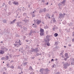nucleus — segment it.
Wrapping results in <instances>:
<instances>
[{
  "instance_id": "nucleus-1",
  "label": "nucleus",
  "mask_w": 74,
  "mask_h": 74,
  "mask_svg": "<svg viewBox=\"0 0 74 74\" xmlns=\"http://www.w3.org/2000/svg\"><path fill=\"white\" fill-rule=\"evenodd\" d=\"M38 51V47H36L35 49L32 48L30 50L31 52H34L35 53H37Z\"/></svg>"
},
{
  "instance_id": "nucleus-2",
  "label": "nucleus",
  "mask_w": 74,
  "mask_h": 74,
  "mask_svg": "<svg viewBox=\"0 0 74 74\" xmlns=\"http://www.w3.org/2000/svg\"><path fill=\"white\" fill-rule=\"evenodd\" d=\"M40 35L41 36H42L44 35V29L40 28Z\"/></svg>"
},
{
  "instance_id": "nucleus-3",
  "label": "nucleus",
  "mask_w": 74,
  "mask_h": 74,
  "mask_svg": "<svg viewBox=\"0 0 74 74\" xmlns=\"http://www.w3.org/2000/svg\"><path fill=\"white\" fill-rule=\"evenodd\" d=\"M63 68L65 69H66L67 68V66H70V64L68 63V62H66L63 65Z\"/></svg>"
},
{
  "instance_id": "nucleus-4",
  "label": "nucleus",
  "mask_w": 74,
  "mask_h": 74,
  "mask_svg": "<svg viewBox=\"0 0 74 74\" xmlns=\"http://www.w3.org/2000/svg\"><path fill=\"white\" fill-rule=\"evenodd\" d=\"M46 39V40H45V43H47L49 41V37L47 36Z\"/></svg>"
},
{
  "instance_id": "nucleus-5",
  "label": "nucleus",
  "mask_w": 74,
  "mask_h": 74,
  "mask_svg": "<svg viewBox=\"0 0 74 74\" xmlns=\"http://www.w3.org/2000/svg\"><path fill=\"white\" fill-rule=\"evenodd\" d=\"M59 16V18H63L64 16L62 14H60Z\"/></svg>"
},
{
  "instance_id": "nucleus-6",
  "label": "nucleus",
  "mask_w": 74,
  "mask_h": 74,
  "mask_svg": "<svg viewBox=\"0 0 74 74\" xmlns=\"http://www.w3.org/2000/svg\"><path fill=\"white\" fill-rule=\"evenodd\" d=\"M22 23L21 22H18L17 23H16L17 24V25L18 26H19V27H20V26H21V23Z\"/></svg>"
},
{
  "instance_id": "nucleus-7",
  "label": "nucleus",
  "mask_w": 74,
  "mask_h": 74,
  "mask_svg": "<svg viewBox=\"0 0 74 74\" xmlns=\"http://www.w3.org/2000/svg\"><path fill=\"white\" fill-rule=\"evenodd\" d=\"M13 45H14L15 46H16L17 45H18L17 46V47H19L20 46H21V44H13Z\"/></svg>"
},
{
  "instance_id": "nucleus-8",
  "label": "nucleus",
  "mask_w": 74,
  "mask_h": 74,
  "mask_svg": "<svg viewBox=\"0 0 74 74\" xmlns=\"http://www.w3.org/2000/svg\"><path fill=\"white\" fill-rule=\"evenodd\" d=\"M66 0H63L62 2H61L60 3L61 4H63V5H64L66 3Z\"/></svg>"
},
{
  "instance_id": "nucleus-9",
  "label": "nucleus",
  "mask_w": 74,
  "mask_h": 74,
  "mask_svg": "<svg viewBox=\"0 0 74 74\" xmlns=\"http://www.w3.org/2000/svg\"><path fill=\"white\" fill-rule=\"evenodd\" d=\"M65 57H66V58H69V55L67 53H66L65 54Z\"/></svg>"
},
{
  "instance_id": "nucleus-10",
  "label": "nucleus",
  "mask_w": 74,
  "mask_h": 74,
  "mask_svg": "<svg viewBox=\"0 0 74 74\" xmlns=\"http://www.w3.org/2000/svg\"><path fill=\"white\" fill-rule=\"evenodd\" d=\"M41 23V21L38 20L37 21V22L36 23V24L37 25H38L40 24Z\"/></svg>"
},
{
  "instance_id": "nucleus-11",
  "label": "nucleus",
  "mask_w": 74,
  "mask_h": 74,
  "mask_svg": "<svg viewBox=\"0 0 74 74\" xmlns=\"http://www.w3.org/2000/svg\"><path fill=\"white\" fill-rule=\"evenodd\" d=\"M71 66L72 65H74V58H73L72 60L71 61Z\"/></svg>"
},
{
  "instance_id": "nucleus-12",
  "label": "nucleus",
  "mask_w": 74,
  "mask_h": 74,
  "mask_svg": "<svg viewBox=\"0 0 74 74\" xmlns=\"http://www.w3.org/2000/svg\"><path fill=\"white\" fill-rule=\"evenodd\" d=\"M13 4H14V5H18L19 4V3H18V2H16L15 1H14L13 2Z\"/></svg>"
},
{
  "instance_id": "nucleus-13",
  "label": "nucleus",
  "mask_w": 74,
  "mask_h": 74,
  "mask_svg": "<svg viewBox=\"0 0 74 74\" xmlns=\"http://www.w3.org/2000/svg\"><path fill=\"white\" fill-rule=\"evenodd\" d=\"M4 59L6 60H8V59H9V57L7 56H6L4 58Z\"/></svg>"
},
{
  "instance_id": "nucleus-14",
  "label": "nucleus",
  "mask_w": 74,
  "mask_h": 74,
  "mask_svg": "<svg viewBox=\"0 0 74 74\" xmlns=\"http://www.w3.org/2000/svg\"><path fill=\"white\" fill-rule=\"evenodd\" d=\"M20 42H21V40H19V42H17V41H16L15 42V44H19L20 43Z\"/></svg>"
},
{
  "instance_id": "nucleus-15",
  "label": "nucleus",
  "mask_w": 74,
  "mask_h": 74,
  "mask_svg": "<svg viewBox=\"0 0 74 74\" xmlns=\"http://www.w3.org/2000/svg\"><path fill=\"white\" fill-rule=\"evenodd\" d=\"M3 53H4V51H3V50H0V54H1V55H2L3 54Z\"/></svg>"
},
{
  "instance_id": "nucleus-16",
  "label": "nucleus",
  "mask_w": 74,
  "mask_h": 74,
  "mask_svg": "<svg viewBox=\"0 0 74 74\" xmlns=\"http://www.w3.org/2000/svg\"><path fill=\"white\" fill-rule=\"evenodd\" d=\"M54 37H58V34L57 33H55L54 34Z\"/></svg>"
},
{
  "instance_id": "nucleus-17",
  "label": "nucleus",
  "mask_w": 74,
  "mask_h": 74,
  "mask_svg": "<svg viewBox=\"0 0 74 74\" xmlns=\"http://www.w3.org/2000/svg\"><path fill=\"white\" fill-rule=\"evenodd\" d=\"M58 5L59 6V7L60 9V6H62V4L60 3H59L58 4Z\"/></svg>"
},
{
  "instance_id": "nucleus-18",
  "label": "nucleus",
  "mask_w": 74,
  "mask_h": 74,
  "mask_svg": "<svg viewBox=\"0 0 74 74\" xmlns=\"http://www.w3.org/2000/svg\"><path fill=\"white\" fill-rule=\"evenodd\" d=\"M52 20L53 21V22L54 23H55V22H56V20H55V18H52Z\"/></svg>"
},
{
  "instance_id": "nucleus-19",
  "label": "nucleus",
  "mask_w": 74,
  "mask_h": 74,
  "mask_svg": "<svg viewBox=\"0 0 74 74\" xmlns=\"http://www.w3.org/2000/svg\"><path fill=\"white\" fill-rule=\"evenodd\" d=\"M29 70H30V71H33V68H32V67L31 66H30L29 67Z\"/></svg>"
},
{
  "instance_id": "nucleus-20",
  "label": "nucleus",
  "mask_w": 74,
  "mask_h": 74,
  "mask_svg": "<svg viewBox=\"0 0 74 74\" xmlns=\"http://www.w3.org/2000/svg\"><path fill=\"white\" fill-rule=\"evenodd\" d=\"M44 69H43L42 68L41 69H40V73H42V71H44Z\"/></svg>"
},
{
  "instance_id": "nucleus-21",
  "label": "nucleus",
  "mask_w": 74,
  "mask_h": 74,
  "mask_svg": "<svg viewBox=\"0 0 74 74\" xmlns=\"http://www.w3.org/2000/svg\"><path fill=\"white\" fill-rule=\"evenodd\" d=\"M35 32H34L32 31V30H31L29 34V36L32 35V33H35Z\"/></svg>"
},
{
  "instance_id": "nucleus-22",
  "label": "nucleus",
  "mask_w": 74,
  "mask_h": 74,
  "mask_svg": "<svg viewBox=\"0 0 74 74\" xmlns=\"http://www.w3.org/2000/svg\"><path fill=\"white\" fill-rule=\"evenodd\" d=\"M43 12V9H40L39 12V13H41Z\"/></svg>"
},
{
  "instance_id": "nucleus-23",
  "label": "nucleus",
  "mask_w": 74,
  "mask_h": 74,
  "mask_svg": "<svg viewBox=\"0 0 74 74\" xmlns=\"http://www.w3.org/2000/svg\"><path fill=\"white\" fill-rule=\"evenodd\" d=\"M23 16H27V14L26 13H23Z\"/></svg>"
},
{
  "instance_id": "nucleus-24",
  "label": "nucleus",
  "mask_w": 74,
  "mask_h": 74,
  "mask_svg": "<svg viewBox=\"0 0 74 74\" xmlns=\"http://www.w3.org/2000/svg\"><path fill=\"white\" fill-rule=\"evenodd\" d=\"M10 68L12 69H14V66H10Z\"/></svg>"
},
{
  "instance_id": "nucleus-25",
  "label": "nucleus",
  "mask_w": 74,
  "mask_h": 74,
  "mask_svg": "<svg viewBox=\"0 0 74 74\" xmlns=\"http://www.w3.org/2000/svg\"><path fill=\"white\" fill-rule=\"evenodd\" d=\"M43 11L44 12H45L47 11V9H46V8L43 9Z\"/></svg>"
},
{
  "instance_id": "nucleus-26",
  "label": "nucleus",
  "mask_w": 74,
  "mask_h": 74,
  "mask_svg": "<svg viewBox=\"0 0 74 74\" xmlns=\"http://www.w3.org/2000/svg\"><path fill=\"white\" fill-rule=\"evenodd\" d=\"M49 27H48V26H47V25L45 27V29H48Z\"/></svg>"
},
{
  "instance_id": "nucleus-27",
  "label": "nucleus",
  "mask_w": 74,
  "mask_h": 74,
  "mask_svg": "<svg viewBox=\"0 0 74 74\" xmlns=\"http://www.w3.org/2000/svg\"><path fill=\"white\" fill-rule=\"evenodd\" d=\"M55 29H56V27H54L52 28L53 30V31H55Z\"/></svg>"
},
{
  "instance_id": "nucleus-28",
  "label": "nucleus",
  "mask_w": 74,
  "mask_h": 74,
  "mask_svg": "<svg viewBox=\"0 0 74 74\" xmlns=\"http://www.w3.org/2000/svg\"><path fill=\"white\" fill-rule=\"evenodd\" d=\"M36 55L37 56H39V55H41V54L40 53V54H39V53H37L36 54Z\"/></svg>"
},
{
  "instance_id": "nucleus-29",
  "label": "nucleus",
  "mask_w": 74,
  "mask_h": 74,
  "mask_svg": "<svg viewBox=\"0 0 74 74\" xmlns=\"http://www.w3.org/2000/svg\"><path fill=\"white\" fill-rule=\"evenodd\" d=\"M47 46H49L50 45V43L49 42H47Z\"/></svg>"
},
{
  "instance_id": "nucleus-30",
  "label": "nucleus",
  "mask_w": 74,
  "mask_h": 74,
  "mask_svg": "<svg viewBox=\"0 0 74 74\" xmlns=\"http://www.w3.org/2000/svg\"><path fill=\"white\" fill-rule=\"evenodd\" d=\"M18 69H22V68L21 67V66H18Z\"/></svg>"
},
{
  "instance_id": "nucleus-31",
  "label": "nucleus",
  "mask_w": 74,
  "mask_h": 74,
  "mask_svg": "<svg viewBox=\"0 0 74 74\" xmlns=\"http://www.w3.org/2000/svg\"><path fill=\"white\" fill-rule=\"evenodd\" d=\"M27 64V62H26L24 63V65H26Z\"/></svg>"
},
{
  "instance_id": "nucleus-32",
  "label": "nucleus",
  "mask_w": 74,
  "mask_h": 74,
  "mask_svg": "<svg viewBox=\"0 0 74 74\" xmlns=\"http://www.w3.org/2000/svg\"><path fill=\"white\" fill-rule=\"evenodd\" d=\"M65 58L64 59V60H65V61H67V58Z\"/></svg>"
},
{
  "instance_id": "nucleus-33",
  "label": "nucleus",
  "mask_w": 74,
  "mask_h": 74,
  "mask_svg": "<svg viewBox=\"0 0 74 74\" xmlns=\"http://www.w3.org/2000/svg\"><path fill=\"white\" fill-rule=\"evenodd\" d=\"M3 23H6V20H4L3 21Z\"/></svg>"
},
{
  "instance_id": "nucleus-34",
  "label": "nucleus",
  "mask_w": 74,
  "mask_h": 74,
  "mask_svg": "<svg viewBox=\"0 0 74 74\" xmlns=\"http://www.w3.org/2000/svg\"><path fill=\"white\" fill-rule=\"evenodd\" d=\"M11 1H10L8 3H9V4H10V5H11Z\"/></svg>"
},
{
  "instance_id": "nucleus-35",
  "label": "nucleus",
  "mask_w": 74,
  "mask_h": 74,
  "mask_svg": "<svg viewBox=\"0 0 74 74\" xmlns=\"http://www.w3.org/2000/svg\"><path fill=\"white\" fill-rule=\"evenodd\" d=\"M45 71H48V68H46L45 69Z\"/></svg>"
},
{
  "instance_id": "nucleus-36",
  "label": "nucleus",
  "mask_w": 74,
  "mask_h": 74,
  "mask_svg": "<svg viewBox=\"0 0 74 74\" xmlns=\"http://www.w3.org/2000/svg\"><path fill=\"white\" fill-rule=\"evenodd\" d=\"M4 59H5L4 57H2L1 59V60H4Z\"/></svg>"
},
{
  "instance_id": "nucleus-37",
  "label": "nucleus",
  "mask_w": 74,
  "mask_h": 74,
  "mask_svg": "<svg viewBox=\"0 0 74 74\" xmlns=\"http://www.w3.org/2000/svg\"><path fill=\"white\" fill-rule=\"evenodd\" d=\"M56 67V65L55 64L53 65V68L55 67Z\"/></svg>"
},
{
  "instance_id": "nucleus-38",
  "label": "nucleus",
  "mask_w": 74,
  "mask_h": 74,
  "mask_svg": "<svg viewBox=\"0 0 74 74\" xmlns=\"http://www.w3.org/2000/svg\"><path fill=\"white\" fill-rule=\"evenodd\" d=\"M68 45H69V47H70L71 46V44H69Z\"/></svg>"
},
{
  "instance_id": "nucleus-39",
  "label": "nucleus",
  "mask_w": 74,
  "mask_h": 74,
  "mask_svg": "<svg viewBox=\"0 0 74 74\" xmlns=\"http://www.w3.org/2000/svg\"><path fill=\"white\" fill-rule=\"evenodd\" d=\"M42 2H43V3H45V0H42Z\"/></svg>"
},
{
  "instance_id": "nucleus-40",
  "label": "nucleus",
  "mask_w": 74,
  "mask_h": 74,
  "mask_svg": "<svg viewBox=\"0 0 74 74\" xmlns=\"http://www.w3.org/2000/svg\"><path fill=\"white\" fill-rule=\"evenodd\" d=\"M15 21H16V19H15L13 21V22H14H14H15Z\"/></svg>"
},
{
  "instance_id": "nucleus-41",
  "label": "nucleus",
  "mask_w": 74,
  "mask_h": 74,
  "mask_svg": "<svg viewBox=\"0 0 74 74\" xmlns=\"http://www.w3.org/2000/svg\"><path fill=\"white\" fill-rule=\"evenodd\" d=\"M9 57H10V58H11V54L9 55Z\"/></svg>"
},
{
  "instance_id": "nucleus-42",
  "label": "nucleus",
  "mask_w": 74,
  "mask_h": 74,
  "mask_svg": "<svg viewBox=\"0 0 74 74\" xmlns=\"http://www.w3.org/2000/svg\"><path fill=\"white\" fill-rule=\"evenodd\" d=\"M60 56H62V55H63V54L61 53L60 54Z\"/></svg>"
},
{
  "instance_id": "nucleus-43",
  "label": "nucleus",
  "mask_w": 74,
  "mask_h": 74,
  "mask_svg": "<svg viewBox=\"0 0 74 74\" xmlns=\"http://www.w3.org/2000/svg\"><path fill=\"white\" fill-rule=\"evenodd\" d=\"M55 45H57V44H58V42H55Z\"/></svg>"
},
{
  "instance_id": "nucleus-44",
  "label": "nucleus",
  "mask_w": 74,
  "mask_h": 74,
  "mask_svg": "<svg viewBox=\"0 0 74 74\" xmlns=\"http://www.w3.org/2000/svg\"><path fill=\"white\" fill-rule=\"evenodd\" d=\"M34 74V72H32L30 73V74Z\"/></svg>"
},
{
  "instance_id": "nucleus-45",
  "label": "nucleus",
  "mask_w": 74,
  "mask_h": 74,
  "mask_svg": "<svg viewBox=\"0 0 74 74\" xmlns=\"http://www.w3.org/2000/svg\"><path fill=\"white\" fill-rule=\"evenodd\" d=\"M32 17H34L35 16V14H33L32 15Z\"/></svg>"
},
{
  "instance_id": "nucleus-46",
  "label": "nucleus",
  "mask_w": 74,
  "mask_h": 74,
  "mask_svg": "<svg viewBox=\"0 0 74 74\" xmlns=\"http://www.w3.org/2000/svg\"><path fill=\"white\" fill-rule=\"evenodd\" d=\"M72 42H74V38H73L72 39Z\"/></svg>"
},
{
  "instance_id": "nucleus-47",
  "label": "nucleus",
  "mask_w": 74,
  "mask_h": 74,
  "mask_svg": "<svg viewBox=\"0 0 74 74\" xmlns=\"http://www.w3.org/2000/svg\"><path fill=\"white\" fill-rule=\"evenodd\" d=\"M34 27L36 28L37 27V25H34Z\"/></svg>"
},
{
  "instance_id": "nucleus-48",
  "label": "nucleus",
  "mask_w": 74,
  "mask_h": 74,
  "mask_svg": "<svg viewBox=\"0 0 74 74\" xmlns=\"http://www.w3.org/2000/svg\"><path fill=\"white\" fill-rule=\"evenodd\" d=\"M13 23H14V22L13 21H12L11 23H11V24H13Z\"/></svg>"
},
{
  "instance_id": "nucleus-49",
  "label": "nucleus",
  "mask_w": 74,
  "mask_h": 74,
  "mask_svg": "<svg viewBox=\"0 0 74 74\" xmlns=\"http://www.w3.org/2000/svg\"><path fill=\"white\" fill-rule=\"evenodd\" d=\"M6 65H7V66H9V63H8Z\"/></svg>"
},
{
  "instance_id": "nucleus-50",
  "label": "nucleus",
  "mask_w": 74,
  "mask_h": 74,
  "mask_svg": "<svg viewBox=\"0 0 74 74\" xmlns=\"http://www.w3.org/2000/svg\"><path fill=\"white\" fill-rule=\"evenodd\" d=\"M3 74H6V73H5V72H4Z\"/></svg>"
},
{
  "instance_id": "nucleus-51",
  "label": "nucleus",
  "mask_w": 74,
  "mask_h": 74,
  "mask_svg": "<svg viewBox=\"0 0 74 74\" xmlns=\"http://www.w3.org/2000/svg\"><path fill=\"white\" fill-rule=\"evenodd\" d=\"M51 17H54V15L53 14L51 16Z\"/></svg>"
},
{
  "instance_id": "nucleus-52",
  "label": "nucleus",
  "mask_w": 74,
  "mask_h": 74,
  "mask_svg": "<svg viewBox=\"0 0 74 74\" xmlns=\"http://www.w3.org/2000/svg\"><path fill=\"white\" fill-rule=\"evenodd\" d=\"M51 61L52 62H53H53L54 61V60H53V59H52L51 60Z\"/></svg>"
},
{
  "instance_id": "nucleus-53",
  "label": "nucleus",
  "mask_w": 74,
  "mask_h": 74,
  "mask_svg": "<svg viewBox=\"0 0 74 74\" xmlns=\"http://www.w3.org/2000/svg\"><path fill=\"white\" fill-rule=\"evenodd\" d=\"M5 5V3H3V5Z\"/></svg>"
},
{
  "instance_id": "nucleus-54",
  "label": "nucleus",
  "mask_w": 74,
  "mask_h": 74,
  "mask_svg": "<svg viewBox=\"0 0 74 74\" xmlns=\"http://www.w3.org/2000/svg\"><path fill=\"white\" fill-rule=\"evenodd\" d=\"M42 24H44L45 23H44V22H42Z\"/></svg>"
},
{
  "instance_id": "nucleus-55",
  "label": "nucleus",
  "mask_w": 74,
  "mask_h": 74,
  "mask_svg": "<svg viewBox=\"0 0 74 74\" xmlns=\"http://www.w3.org/2000/svg\"><path fill=\"white\" fill-rule=\"evenodd\" d=\"M5 49H6V51H8V49L7 48H5Z\"/></svg>"
},
{
  "instance_id": "nucleus-56",
  "label": "nucleus",
  "mask_w": 74,
  "mask_h": 74,
  "mask_svg": "<svg viewBox=\"0 0 74 74\" xmlns=\"http://www.w3.org/2000/svg\"><path fill=\"white\" fill-rule=\"evenodd\" d=\"M72 36H73V37L74 36V32H73V34L72 35Z\"/></svg>"
},
{
  "instance_id": "nucleus-57",
  "label": "nucleus",
  "mask_w": 74,
  "mask_h": 74,
  "mask_svg": "<svg viewBox=\"0 0 74 74\" xmlns=\"http://www.w3.org/2000/svg\"><path fill=\"white\" fill-rule=\"evenodd\" d=\"M59 74V72H57L56 73V74Z\"/></svg>"
},
{
  "instance_id": "nucleus-58",
  "label": "nucleus",
  "mask_w": 74,
  "mask_h": 74,
  "mask_svg": "<svg viewBox=\"0 0 74 74\" xmlns=\"http://www.w3.org/2000/svg\"><path fill=\"white\" fill-rule=\"evenodd\" d=\"M48 2H47V3H46V5H48Z\"/></svg>"
},
{
  "instance_id": "nucleus-59",
  "label": "nucleus",
  "mask_w": 74,
  "mask_h": 74,
  "mask_svg": "<svg viewBox=\"0 0 74 74\" xmlns=\"http://www.w3.org/2000/svg\"><path fill=\"white\" fill-rule=\"evenodd\" d=\"M28 7H30V5H28Z\"/></svg>"
},
{
  "instance_id": "nucleus-60",
  "label": "nucleus",
  "mask_w": 74,
  "mask_h": 74,
  "mask_svg": "<svg viewBox=\"0 0 74 74\" xmlns=\"http://www.w3.org/2000/svg\"><path fill=\"white\" fill-rule=\"evenodd\" d=\"M11 62H14V60H12L11 61Z\"/></svg>"
},
{
  "instance_id": "nucleus-61",
  "label": "nucleus",
  "mask_w": 74,
  "mask_h": 74,
  "mask_svg": "<svg viewBox=\"0 0 74 74\" xmlns=\"http://www.w3.org/2000/svg\"><path fill=\"white\" fill-rule=\"evenodd\" d=\"M62 15H66V14H65V13H64L63 14H62Z\"/></svg>"
},
{
  "instance_id": "nucleus-62",
  "label": "nucleus",
  "mask_w": 74,
  "mask_h": 74,
  "mask_svg": "<svg viewBox=\"0 0 74 74\" xmlns=\"http://www.w3.org/2000/svg\"><path fill=\"white\" fill-rule=\"evenodd\" d=\"M26 42H29V41H28V40H26Z\"/></svg>"
},
{
  "instance_id": "nucleus-63",
  "label": "nucleus",
  "mask_w": 74,
  "mask_h": 74,
  "mask_svg": "<svg viewBox=\"0 0 74 74\" xmlns=\"http://www.w3.org/2000/svg\"><path fill=\"white\" fill-rule=\"evenodd\" d=\"M49 19H50L51 18V17L50 16L48 17Z\"/></svg>"
},
{
  "instance_id": "nucleus-64",
  "label": "nucleus",
  "mask_w": 74,
  "mask_h": 74,
  "mask_svg": "<svg viewBox=\"0 0 74 74\" xmlns=\"http://www.w3.org/2000/svg\"><path fill=\"white\" fill-rule=\"evenodd\" d=\"M63 51H62L61 52V53L63 54Z\"/></svg>"
}]
</instances>
